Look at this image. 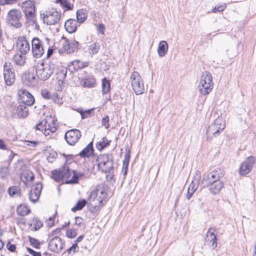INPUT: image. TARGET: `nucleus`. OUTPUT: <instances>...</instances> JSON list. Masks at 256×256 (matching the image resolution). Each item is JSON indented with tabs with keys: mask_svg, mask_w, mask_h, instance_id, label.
<instances>
[{
	"mask_svg": "<svg viewBox=\"0 0 256 256\" xmlns=\"http://www.w3.org/2000/svg\"><path fill=\"white\" fill-rule=\"evenodd\" d=\"M108 186L104 182L98 185L95 190L91 192L88 200L90 202L89 210L92 212L98 211L106 203L108 196Z\"/></svg>",
	"mask_w": 256,
	"mask_h": 256,
	"instance_id": "obj_1",
	"label": "nucleus"
},
{
	"mask_svg": "<svg viewBox=\"0 0 256 256\" xmlns=\"http://www.w3.org/2000/svg\"><path fill=\"white\" fill-rule=\"evenodd\" d=\"M55 68V64L52 62L46 64L42 62L36 69L37 76L40 80L45 81L54 73Z\"/></svg>",
	"mask_w": 256,
	"mask_h": 256,
	"instance_id": "obj_2",
	"label": "nucleus"
},
{
	"mask_svg": "<svg viewBox=\"0 0 256 256\" xmlns=\"http://www.w3.org/2000/svg\"><path fill=\"white\" fill-rule=\"evenodd\" d=\"M98 166L104 173H110L113 169L114 160L112 154H104L98 156L96 159Z\"/></svg>",
	"mask_w": 256,
	"mask_h": 256,
	"instance_id": "obj_3",
	"label": "nucleus"
},
{
	"mask_svg": "<svg viewBox=\"0 0 256 256\" xmlns=\"http://www.w3.org/2000/svg\"><path fill=\"white\" fill-rule=\"evenodd\" d=\"M212 80V76L210 72L204 71L202 73L198 86L202 94L206 95L212 91L213 88Z\"/></svg>",
	"mask_w": 256,
	"mask_h": 256,
	"instance_id": "obj_4",
	"label": "nucleus"
},
{
	"mask_svg": "<svg viewBox=\"0 0 256 256\" xmlns=\"http://www.w3.org/2000/svg\"><path fill=\"white\" fill-rule=\"evenodd\" d=\"M225 128L224 123L219 119H216L207 128V140H212L214 138L218 137Z\"/></svg>",
	"mask_w": 256,
	"mask_h": 256,
	"instance_id": "obj_5",
	"label": "nucleus"
},
{
	"mask_svg": "<svg viewBox=\"0 0 256 256\" xmlns=\"http://www.w3.org/2000/svg\"><path fill=\"white\" fill-rule=\"evenodd\" d=\"M22 9L28 22H32L34 24H36V9L34 2L26 0L23 2L22 4Z\"/></svg>",
	"mask_w": 256,
	"mask_h": 256,
	"instance_id": "obj_6",
	"label": "nucleus"
},
{
	"mask_svg": "<svg viewBox=\"0 0 256 256\" xmlns=\"http://www.w3.org/2000/svg\"><path fill=\"white\" fill-rule=\"evenodd\" d=\"M22 18V14L20 10L12 9L8 12L6 22L14 28H18L22 26V24L20 22Z\"/></svg>",
	"mask_w": 256,
	"mask_h": 256,
	"instance_id": "obj_7",
	"label": "nucleus"
},
{
	"mask_svg": "<svg viewBox=\"0 0 256 256\" xmlns=\"http://www.w3.org/2000/svg\"><path fill=\"white\" fill-rule=\"evenodd\" d=\"M130 80L134 91L136 95L144 92L143 80L140 74L137 72H134L131 74Z\"/></svg>",
	"mask_w": 256,
	"mask_h": 256,
	"instance_id": "obj_8",
	"label": "nucleus"
},
{
	"mask_svg": "<svg viewBox=\"0 0 256 256\" xmlns=\"http://www.w3.org/2000/svg\"><path fill=\"white\" fill-rule=\"evenodd\" d=\"M51 178L56 182H59L63 178L69 179L72 175L69 166L66 164L60 168L55 169L51 172Z\"/></svg>",
	"mask_w": 256,
	"mask_h": 256,
	"instance_id": "obj_9",
	"label": "nucleus"
},
{
	"mask_svg": "<svg viewBox=\"0 0 256 256\" xmlns=\"http://www.w3.org/2000/svg\"><path fill=\"white\" fill-rule=\"evenodd\" d=\"M4 77L8 86H12L15 81L14 70L10 62H5L4 64Z\"/></svg>",
	"mask_w": 256,
	"mask_h": 256,
	"instance_id": "obj_10",
	"label": "nucleus"
},
{
	"mask_svg": "<svg viewBox=\"0 0 256 256\" xmlns=\"http://www.w3.org/2000/svg\"><path fill=\"white\" fill-rule=\"evenodd\" d=\"M60 16L61 14L54 10L47 12L46 14H40V18L48 25L54 24L60 20Z\"/></svg>",
	"mask_w": 256,
	"mask_h": 256,
	"instance_id": "obj_11",
	"label": "nucleus"
},
{
	"mask_svg": "<svg viewBox=\"0 0 256 256\" xmlns=\"http://www.w3.org/2000/svg\"><path fill=\"white\" fill-rule=\"evenodd\" d=\"M224 176L222 170L216 168L208 173L206 175H204L202 180L201 184H210V182H214L217 180H220V178Z\"/></svg>",
	"mask_w": 256,
	"mask_h": 256,
	"instance_id": "obj_12",
	"label": "nucleus"
},
{
	"mask_svg": "<svg viewBox=\"0 0 256 256\" xmlns=\"http://www.w3.org/2000/svg\"><path fill=\"white\" fill-rule=\"evenodd\" d=\"M32 52L34 58H38L44 54L42 42L37 37H34L32 40Z\"/></svg>",
	"mask_w": 256,
	"mask_h": 256,
	"instance_id": "obj_13",
	"label": "nucleus"
},
{
	"mask_svg": "<svg viewBox=\"0 0 256 256\" xmlns=\"http://www.w3.org/2000/svg\"><path fill=\"white\" fill-rule=\"evenodd\" d=\"M46 119L42 120L36 125L34 128L36 130H40V126H44V134L45 136H48L50 133H54L56 130V128L55 126L54 120H52L50 123L48 124Z\"/></svg>",
	"mask_w": 256,
	"mask_h": 256,
	"instance_id": "obj_14",
	"label": "nucleus"
},
{
	"mask_svg": "<svg viewBox=\"0 0 256 256\" xmlns=\"http://www.w3.org/2000/svg\"><path fill=\"white\" fill-rule=\"evenodd\" d=\"M82 136L81 132L77 129H72L68 130L64 135L66 142L70 146L74 145Z\"/></svg>",
	"mask_w": 256,
	"mask_h": 256,
	"instance_id": "obj_15",
	"label": "nucleus"
},
{
	"mask_svg": "<svg viewBox=\"0 0 256 256\" xmlns=\"http://www.w3.org/2000/svg\"><path fill=\"white\" fill-rule=\"evenodd\" d=\"M256 160L255 157L253 156H248L241 164L239 171L240 174V175H246L249 173L253 168Z\"/></svg>",
	"mask_w": 256,
	"mask_h": 256,
	"instance_id": "obj_16",
	"label": "nucleus"
},
{
	"mask_svg": "<svg viewBox=\"0 0 256 256\" xmlns=\"http://www.w3.org/2000/svg\"><path fill=\"white\" fill-rule=\"evenodd\" d=\"M64 246V242L58 236H55L50 240L48 244V249L53 252H60Z\"/></svg>",
	"mask_w": 256,
	"mask_h": 256,
	"instance_id": "obj_17",
	"label": "nucleus"
},
{
	"mask_svg": "<svg viewBox=\"0 0 256 256\" xmlns=\"http://www.w3.org/2000/svg\"><path fill=\"white\" fill-rule=\"evenodd\" d=\"M18 94L22 100V102L25 104V105L31 106L34 104V97L26 90H20Z\"/></svg>",
	"mask_w": 256,
	"mask_h": 256,
	"instance_id": "obj_18",
	"label": "nucleus"
},
{
	"mask_svg": "<svg viewBox=\"0 0 256 256\" xmlns=\"http://www.w3.org/2000/svg\"><path fill=\"white\" fill-rule=\"evenodd\" d=\"M81 44L76 40H70L64 42L63 44L64 51L68 54L74 53L76 50L80 48Z\"/></svg>",
	"mask_w": 256,
	"mask_h": 256,
	"instance_id": "obj_19",
	"label": "nucleus"
},
{
	"mask_svg": "<svg viewBox=\"0 0 256 256\" xmlns=\"http://www.w3.org/2000/svg\"><path fill=\"white\" fill-rule=\"evenodd\" d=\"M22 80L24 84L29 86H34L38 84L37 79L33 72H27L23 74Z\"/></svg>",
	"mask_w": 256,
	"mask_h": 256,
	"instance_id": "obj_20",
	"label": "nucleus"
},
{
	"mask_svg": "<svg viewBox=\"0 0 256 256\" xmlns=\"http://www.w3.org/2000/svg\"><path fill=\"white\" fill-rule=\"evenodd\" d=\"M210 184H201L202 188H209L210 193L215 195L218 194L224 186V183L221 180H217L214 182H210Z\"/></svg>",
	"mask_w": 256,
	"mask_h": 256,
	"instance_id": "obj_21",
	"label": "nucleus"
},
{
	"mask_svg": "<svg viewBox=\"0 0 256 256\" xmlns=\"http://www.w3.org/2000/svg\"><path fill=\"white\" fill-rule=\"evenodd\" d=\"M42 188V185L40 182H38L34 186L32 189L29 192V199L31 202H36L38 200Z\"/></svg>",
	"mask_w": 256,
	"mask_h": 256,
	"instance_id": "obj_22",
	"label": "nucleus"
},
{
	"mask_svg": "<svg viewBox=\"0 0 256 256\" xmlns=\"http://www.w3.org/2000/svg\"><path fill=\"white\" fill-rule=\"evenodd\" d=\"M20 54H27L30 50V45L28 42L24 37L20 38L16 42Z\"/></svg>",
	"mask_w": 256,
	"mask_h": 256,
	"instance_id": "obj_23",
	"label": "nucleus"
},
{
	"mask_svg": "<svg viewBox=\"0 0 256 256\" xmlns=\"http://www.w3.org/2000/svg\"><path fill=\"white\" fill-rule=\"evenodd\" d=\"M94 153L92 142H90L77 156L82 158H90Z\"/></svg>",
	"mask_w": 256,
	"mask_h": 256,
	"instance_id": "obj_24",
	"label": "nucleus"
},
{
	"mask_svg": "<svg viewBox=\"0 0 256 256\" xmlns=\"http://www.w3.org/2000/svg\"><path fill=\"white\" fill-rule=\"evenodd\" d=\"M64 28L68 32L73 33L77 30V22L74 19H68L64 23Z\"/></svg>",
	"mask_w": 256,
	"mask_h": 256,
	"instance_id": "obj_25",
	"label": "nucleus"
},
{
	"mask_svg": "<svg viewBox=\"0 0 256 256\" xmlns=\"http://www.w3.org/2000/svg\"><path fill=\"white\" fill-rule=\"evenodd\" d=\"M96 80L94 76L92 75H88L85 76L82 80V86L84 88H92L95 86Z\"/></svg>",
	"mask_w": 256,
	"mask_h": 256,
	"instance_id": "obj_26",
	"label": "nucleus"
},
{
	"mask_svg": "<svg viewBox=\"0 0 256 256\" xmlns=\"http://www.w3.org/2000/svg\"><path fill=\"white\" fill-rule=\"evenodd\" d=\"M27 105L25 104H19L16 108V112L18 116L22 118H26L28 114V110L27 108Z\"/></svg>",
	"mask_w": 256,
	"mask_h": 256,
	"instance_id": "obj_27",
	"label": "nucleus"
},
{
	"mask_svg": "<svg viewBox=\"0 0 256 256\" xmlns=\"http://www.w3.org/2000/svg\"><path fill=\"white\" fill-rule=\"evenodd\" d=\"M13 59L14 64L17 66H22L26 64V54H16L14 55Z\"/></svg>",
	"mask_w": 256,
	"mask_h": 256,
	"instance_id": "obj_28",
	"label": "nucleus"
},
{
	"mask_svg": "<svg viewBox=\"0 0 256 256\" xmlns=\"http://www.w3.org/2000/svg\"><path fill=\"white\" fill-rule=\"evenodd\" d=\"M168 50V44L165 40L160 42L158 49V52L160 57L165 56Z\"/></svg>",
	"mask_w": 256,
	"mask_h": 256,
	"instance_id": "obj_29",
	"label": "nucleus"
},
{
	"mask_svg": "<svg viewBox=\"0 0 256 256\" xmlns=\"http://www.w3.org/2000/svg\"><path fill=\"white\" fill-rule=\"evenodd\" d=\"M200 175L196 174L194 178V180L190 184L188 190L190 191L195 192L198 188V185L201 186L202 181H200Z\"/></svg>",
	"mask_w": 256,
	"mask_h": 256,
	"instance_id": "obj_30",
	"label": "nucleus"
},
{
	"mask_svg": "<svg viewBox=\"0 0 256 256\" xmlns=\"http://www.w3.org/2000/svg\"><path fill=\"white\" fill-rule=\"evenodd\" d=\"M111 140H108L106 137H103L102 141L98 142L96 144V148L99 150H102L110 146Z\"/></svg>",
	"mask_w": 256,
	"mask_h": 256,
	"instance_id": "obj_31",
	"label": "nucleus"
},
{
	"mask_svg": "<svg viewBox=\"0 0 256 256\" xmlns=\"http://www.w3.org/2000/svg\"><path fill=\"white\" fill-rule=\"evenodd\" d=\"M70 64L74 66V70H78L83 68L88 65V62H82L80 60H75L71 62Z\"/></svg>",
	"mask_w": 256,
	"mask_h": 256,
	"instance_id": "obj_32",
	"label": "nucleus"
},
{
	"mask_svg": "<svg viewBox=\"0 0 256 256\" xmlns=\"http://www.w3.org/2000/svg\"><path fill=\"white\" fill-rule=\"evenodd\" d=\"M215 229L212 228L208 229V230L207 232L206 237H212L213 238L212 240H210V242H212V246L214 248L216 247L217 243H216V236L214 234Z\"/></svg>",
	"mask_w": 256,
	"mask_h": 256,
	"instance_id": "obj_33",
	"label": "nucleus"
},
{
	"mask_svg": "<svg viewBox=\"0 0 256 256\" xmlns=\"http://www.w3.org/2000/svg\"><path fill=\"white\" fill-rule=\"evenodd\" d=\"M30 212V209L26 205L20 204L16 208L18 214L21 216H24L28 214Z\"/></svg>",
	"mask_w": 256,
	"mask_h": 256,
	"instance_id": "obj_34",
	"label": "nucleus"
},
{
	"mask_svg": "<svg viewBox=\"0 0 256 256\" xmlns=\"http://www.w3.org/2000/svg\"><path fill=\"white\" fill-rule=\"evenodd\" d=\"M56 3L60 4L65 10H72L74 8L73 4L70 3L68 0H56Z\"/></svg>",
	"mask_w": 256,
	"mask_h": 256,
	"instance_id": "obj_35",
	"label": "nucleus"
},
{
	"mask_svg": "<svg viewBox=\"0 0 256 256\" xmlns=\"http://www.w3.org/2000/svg\"><path fill=\"white\" fill-rule=\"evenodd\" d=\"M100 44L98 42H94L88 48V52L92 57L93 55L97 54L100 49Z\"/></svg>",
	"mask_w": 256,
	"mask_h": 256,
	"instance_id": "obj_36",
	"label": "nucleus"
},
{
	"mask_svg": "<svg viewBox=\"0 0 256 256\" xmlns=\"http://www.w3.org/2000/svg\"><path fill=\"white\" fill-rule=\"evenodd\" d=\"M77 22L82 23L87 18V14L83 10H78L76 12Z\"/></svg>",
	"mask_w": 256,
	"mask_h": 256,
	"instance_id": "obj_37",
	"label": "nucleus"
},
{
	"mask_svg": "<svg viewBox=\"0 0 256 256\" xmlns=\"http://www.w3.org/2000/svg\"><path fill=\"white\" fill-rule=\"evenodd\" d=\"M87 201L85 199L80 200L77 202L76 205L72 208V211L76 212L78 210H82L84 206L86 204Z\"/></svg>",
	"mask_w": 256,
	"mask_h": 256,
	"instance_id": "obj_38",
	"label": "nucleus"
},
{
	"mask_svg": "<svg viewBox=\"0 0 256 256\" xmlns=\"http://www.w3.org/2000/svg\"><path fill=\"white\" fill-rule=\"evenodd\" d=\"M110 84L109 80L106 78H104L102 80V94H106L110 90Z\"/></svg>",
	"mask_w": 256,
	"mask_h": 256,
	"instance_id": "obj_39",
	"label": "nucleus"
},
{
	"mask_svg": "<svg viewBox=\"0 0 256 256\" xmlns=\"http://www.w3.org/2000/svg\"><path fill=\"white\" fill-rule=\"evenodd\" d=\"M94 110V108H93L86 110H83L81 108H78L77 110V112L80 114L82 118L84 119L91 116L92 112Z\"/></svg>",
	"mask_w": 256,
	"mask_h": 256,
	"instance_id": "obj_40",
	"label": "nucleus"
},
{
	"mask_svg": "<svg viewBox=\"0 0 256 256\" xmlns=\"http://www.w3.org/2000/svg\"><path fill=\"white\" fill-rule=\"evenodd\" d=\"M20 190L18 186H16L10 187L8 189V194L12 196H20Z\"/></svg>",
	"mask_w": 256,
	"mask_h": 256,
	"instance_id": "obj_41",
	"label": "nucleus"
},
{
	"mask_svg": "<svg viewBox=\"0 0 256 256\" xmlns=\"http://www.w3.org/2000/svg\"><path fill=\"white\" fill-rule=\"evenodd\" d=\"M72 176L71 179L68 180L66 179V184H77L78 182V178L77 175V172L76 170L72 171Z\"/></svg>",
	"mask_w": 256,
	"mask_h": 256,
	"instance_id": "obj_42",
	"label": "nucleus"
},
{
	"mask_svg": "<svg viewBox=\"0 0 256 256\" xmlns=\"http://www.w3.org/2000/svg\"><path fill=\"white\" fill-rule=\"evenodd\" d=\"M21 178H24L26 181H32L34 178V174L31 172H26L22 174Z\"/></svg>",
	"mask_w": 256,
	"mask_h": 256,
	"instance_id": "obj_43",
	"label": "nucleus"
},
{
	"mask_svg": "<svg viewBox=\"0 0 256 256\" xmlns=\"http://www.w3.org/2000/svg\"><path fill=\"white\" fill-rule=\"evenodd\" d=\"M21 178H24L26 181H32L34 178V174L31 172H26L22 174Z\"/></svg>",
	"mask_w": 256,
	"mask_h": 256,
	"instance_id": "obj_44",
	"label": "nucleus"
},
{
	"mask_svg": "<svg viewBox=\"0 0 256 256\" xmlns=\"http://www.w3.org/2000/svg\"><path fill=\"white\" fill-rule=\"evenodd\" d=\"M21 178H24L26 181H32L34 178V174L31 172H26L22 174Z\"/></svg>",
	"mask_w": 256,
	"mask_h": 256,
	"instance_id": "obj_45",
	"label": "nucleus"
},
{
	"mask_svg": "<svg viewBox=\"0 0 256 256\" xmlns=\"http://www.w3.org/2000/svg\"><path fill=\"white\" fill-rule=\"evenodd\" d=\"M28 240L30 244L36 248H40V243L36 238H32L30 236H28Z\"/></svg>",
	"mask_w": 256,
	"mask_h": 256,
	"instance_id": "obj_46",
	"label": "nucleus"
},
{
	"mask_svg": "<svg viewBox=\"0 0 256 256\" xmlns=\"http://www.w3.org/2000/svg\"><path fill=\"white\" fill-rule=\"evenodd\" d=\"M77 230L76 229L71 228L67 230L66 232V236L70 238H75L77 234Z\"/></svg>",
	"mask_w": 256,
	"mask_h": 256,
	"instance_id": "obj_47",
	"label": "nucleus"
},
{
	"mask_svg": "<svg viewBox=\"0 0 256 256\" xmlns=\"http://www.w3.org/2000/svg\"><path fill=\"white\" fill-rule=\"evenodd\" d=\"M34 230H39L40 228H42L43 226V222L42 221L36 219L34 220Z\"/></svg>",
	"mask_w": 256,
	"mask_h": 256,
	"instance_id": "obj_48",
	"label": "nucleus"
},
{
	"mask_svg": "<svg viewBox=\"0 0 256 256\" xmlns=\"http://www.w3.org/2000/svg\"><path fill=\"white\" fill-rule=\"evenodd\" d=\"M226 4H223L222 5H218L216 6H214V8L212 9V12L214 13H216L218 12H221L224 10V9L226 8Z\"/></svg>",
	"mask_w": 256,
	"mask_h": 256,
	"instance_id": "obj_49",
	"label": "nucleus"
},
{
	"mask_svg": "<svg viewBox=\"0 0 256 256\" xmlns=\"http://www.w3.org/2000/svg\"><path fill=\"white\" fill-rule=\"evenodd\" d=\"M58 156V154L56 152H52L47 156V160L50 162H52Z\"/></svg>",
	"mask_w": 256,
	"mask_h": 256,
	"instance_id": "obj_50",
	"label": "nucleus"
},
{
	"mask_svg": "<svg viewBox=\"0 0 256 256\" xmlns=\"http://www.w3.org/2000/svg\"><path fill=\"white\" fill-rule=\"evenodd\" d=\"M130 150L129 148H126V153H125V155H124V158L123 160V163L129 164L130 159Z\"/></svg>",
	"mask_w": 256,
	"mask_h": 256,
	"instance_id": "obj_51",
	"label": "nucleus"
},
{
	"mask_svg": "<svg viewBox=\"0 0 256 256\" xmlns=\"http://www.w3.org/2000/svg\"><path fill=\"white\" fill-rule=\"evenodd\" d=\"M102 124L106 128H110V126L109 124V117L108 116H106L102 118Z\"/></svg>",
	"mask_w": 256,
	"mask_h": 256,
	"instance_id": "obj_52",
	"label": "nucleus"
},
{
	"mask_svg": "<svg viewBox=\"0 0 256 256\" xmlns=\"http://www.w3.org/2000/svg\"><path fill=\"white\" fill-rule=\"evenodd\" d=\"M41 94L42 98L45 99L49 100L50 98V93L46 90H42L41 91Z\"/></svg>",
	"mask_w": 256,
	"mask_h": 256,
	"instance_id": "obj_53",
	"label": "nucleus"
},
{
	"mask_svg": "<svg viewBox=\"0 0 256 256\" xmlns=\"http://www.w3.org/2000/svg\"><path fill=\"white\" fill-rule=\"evenodd\" d=\"M78 246L76 243H74L72 245V246H70L69 248L67 250V252L68 254H70L72 250L73 253H74L75 252L78 251Z\"/></svg>",
	"mask_w": 256,
	"mask_h": 256,
	"instance_id": "obj_54",
	"label": "nucleus"
},
{
	"mask_svg": "<svg viewBox=\"0 0 256 256\" xmlns=\"http://www.w3.org/2000/svg\"><path fill=\"white\" fill-rule=\"evenodd\" d=\"M17 0H0V6L11 4L14 3Z\"/></svg>",
	"mask_w": 256,
	"mask_h": 256,
	"instance_id": "obj_55",
	"label": "nucleus"
},
{
	"mask_svg": "<svg viewBox=\"0 0 256 256\" xmlns=\"http://www.w3.org/2000/svg\"><path fill=\"white\" fill-rule=\"evenodd\" d=\"M6 246L8 250L11 252H14L16 250V245L14 244H11L10 242H8Z\"/></svg>",
	"mask_w": 256,
	"mask_h": 256,
	"instance_id": "obj_56",
	"label": "nucleus"
},
{
	"mask_svg": "<svg viewBox=\"0 0 256 256\" xmlns=\"http://www.w3.org/2000/svg\"><path fill=\"white\" fill-rule=\"evenodd\" d=\"M26 250L28 253L32 255V256H42L40 252H36L34 250L30 248H27Z\"/></svg>",
	"mask_w": 256,
	"mask_h": 256,
	"instance_id": "obj_57",
	"label": "nucleus"
},
{
	"mask_svg": "<svg viewBox=\"0 0 256 256\" xmlns=\"http://www.w3.org/2000/svg\"><path fill=\"white\" fill-rule=\"evenodd\" d=\"M105 30V26L103 24H99L98 26V30L102 34H104Z\"/></svg>",
	"mask_w": 256,
	"mask_h": 256,
	"instance_id": "obj_58",
	"label": "nucleus"
},
{
	"mask_svg": "<svg viewBox=\"0 0 256 256\" xmlns=\"http://www.w3.org/2000/svg\"><path fill=\"white\" fill-rule=\"evenodd\" d=\"M75 222L74 224L78 226H80L82 222V218L80 216H76L75 218Z\"/></svg>",
	"mask_w": 256,
	"mask_h": 256,
	"instance_id": "obj_59",
	"label": "nucleus"
},
{
	"mask_svg": "<svg viewBox=\"0 0 256 256\" xmlns=\"http://www.w3.org/2000/svg\"><path fill=\"white\" fill-rule=\"evenodd\" d=\"M26 145L32 147H34L36 146L39 142L38 141L34 140V141H27Z\"/></svg>",
	"mask_w": 256,
	"mask_h": 256,
	"instance_id": "obj_60",
	"label": "nucleus"
},
{
	"mask_svg": "<svg viewBox=\"0 0 256 256\" xmlns=\"http://www.w3.org/2000/svg\"><path fill=\"white\" fill-rule=\"evenodd\" d=\"M6 145L5 144L4 140L0 139V150H6Z\"/></svg>",
	"mask_w": 256,
	"mask_h": 256,
	"instance_id": "obj_61",
	"label": "nucleus"
},
{
	"mask_svg": "<svg viewBox=\"0 0 256 256\" xmlns=\"http://www.w3.org/2000/svg\"><path fill=\"white\" fill-rule=\"evenodd\" d=\"M77 175L78 176V178L82 177H84V178H90V174H86V175H85L84 173V172H77Z\"/></svg>",
	"mask_w": 256,
	"mask_h": 256,
	"instance_id": "obj_62",
	"label": "nucleus"
},
{
	"mask_svg": "<svg viewBox=\"0 0 256 256\" xmlns=\"http://www.w3.org/2000/svg\"><path fill=\"white\" fill-rule=\"evenodd\" d=\"M194 192L190 191L188 190V192H187L186 196V198L188 200H190Z\"/></svg>",
	"mask_w": 256,
	"mask_h": 256,
	"instance_id": "obj_63",
	"label": "nucleus"
},
{
	"mask_svg": "<svg viewBox=\"0 0 256 256\" xmlns=\"http://www.w3.org/2000/svg\"><path fill=\"white\" fill-rule=\"evenodd\" d=\"M54 53V50L51 48H49L47 52L46 58H49Z\"/></svg>",
	"mask_w": 256,
	"mask_h": 256,
	"instance_id": "obj_64",
	"label": "nucleus"
}]
</instances>
